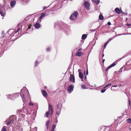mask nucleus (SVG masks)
<instances>
[{"label":"nucleus","mask_w":131,"mask_h":131,"mask_svg":"<svg viewBox=\"0 0 131 131\" xmlns=\"http://www.w3.org/2000/svg\"><path fill=\"white\" fill-rule=\"evenodd\" d=\"M20 95L24 103H25L26 100L29 99L30 95L29 92L25 87H24L21 90Z\"/></svg>","instance_id":"f257e3e1"},{"label":"nucleus","mask_w":131,"mask_h":131,"mask_svg":"<svg viewBox=\"0 0 131 131\" xmlns=\"http://www.w3.org/2000/svg\"><path fill=\"white\" fill-rule=\"evenodd\" d=\"M20 95L24 103H25L26 100L29 99L30 95L29 92L25 87H24L21 90Z\"/></svg>","instance_id":"f03ea898"},{"label":"nucleus","mask_w":131,"mask_h":131,"mask_svg":"<svg viewBox=\"0 0 131 131\" xmlns=\"http://www.w3.org/2000/svg\"><path fill=\"white\" fill-rule=\"evenodd\" d=\"M48 110V111L46 113V117H48V115L49 113H50V115L52 116L53 112V110L52 109V105L50 104L49 105Z\"/></svg>","instance_id":"7ed1b4c3"},{"label":"nucleus","mask_w":131,"mask_h":131,"mask_svg":"<svg viewBox=\"0 0 131 131\" xmlns=\"http://www.w3.org/2000/svg\"><path fill=\"white\" fill-rule=\"evenodd\" d=\"M78 13L77 11H76L74 12L70 15V18L71 20H75L77 18L78 15Z\"/></svg>","instance_id":"20e7f679"},{"label":"nucleus","mask_w":131,"mask_h":131,"mask_svg":"<svg viewBox=\"0 0 131 131\" xmlns=\"http://www.w3.org/2000/svg\"><path fill=\"white\" fill-rule=\"evenodd\" d=\"M17 113L21 116L22 115L23 116H24L25 115V114H27V112L26 109L24 108L18 110L17 111Z\"/></svg>","instance_id":"39448f33"},{"label":"nucleus","mask_w":131,"mask_h":131,"mask_svg":"<svg viewBox=\"0 0 131 131\" xmlns=\"http://www.w3.org/2000/svg\"><path fill=\"white\" fill-rule=\"evenodd\" d=\"M74 88V85L73 84H71L68 86V90L69 92L71 93L73 90Z\"/></svg>","instance_id":"423d86ee"},{"label":"nucleus","mask_w":131,"mask_h":131,"mask_svg":"<svg viewBox=\"0 0 131 131\" xmlns=\"http://www.w3.org/2000/svg\"><path fill=\"white\" fill-rule=\"evenodd\" d=\"M84 7L88 10L90 9V4L89 3L88 1H85L84 3Z\"/></svg>","instance_id":"0eeeda50"},{"label":"nucleus","mask_w":131,"mask_h":131,"mask_svg":"<svg viewBox=\"0 0 131 131\" xmlns=\"http://www.w3.org/2000/svg\"><path fill=\"white\" fill-rule=\"evenodd\" d=\"M16 94H13V95H6V96H7L8 99L12 100L14 99V98H13V96H15Z\"/></svg>","instance_id":"6e6552de"},{"label":"nucleus","mask_w":131,"mask_h":131,"mask_svg":"<svg viewBox=\"0 0 131 131\" xmlns=\"http://www.w3.org/2000/svg\"><path fill=\"white\" fill-rule=\"evenodd\" d=\"M115 10L116 12L118 14H120V13H122V11L120 9L118 8L117 7L115 8Z\"/></svg>","instance_id":"1a4fd4ad"},{"label":"nucleus","mask_w":131,"mask_h":131,"mask_svg":"<svg viewBox=\"0 0 131 131\" xmlns=\"http://www.w3.org/2000/svg\"><path fill=\"white\" fill-rule=\"evenodd\" d=\"M116 65V64L115 62L113 63L112 64H111L110 66H108L106 68L105 70V71L106 72L110 68Z\"/></svg>","instance_id":"9d476101"},{"label":"nucleus","mask_w":131,"mask_h":131,"mask_svg":"<svg viewBox=\"0 0 131 131\" xmlns=\"http://www.w3.org/2000/svg\"><path fill=\"white\" fill-rule=\"evenodd\" d=\"M70 81L71 82H75V77L72 74H70Z\"/></svg>","instance_id":"9b49d317"},{"label":"nucleus","mask_w":131,"mask_h":131,"mask_svg":"<svg viewBox=\"0 0 131 131\" xmlns=\"http://www.w3.org/2000/svg\"><path fill=\"white\" fill-rule=\"evenodd\" d=\"M41 93L44 97H46L47 95V93L46 91L44 90H42L41 91Z\"/></svg>","instance_id":"f8f14e48"},{"label":"nucleus","mask_w":131,"mask_h":131,"mask_svg":"<svg viewBox=\"0 0 131 131\" xmlns=\"http://www.w3.org/2000/svg\"><path fill=\"white\" fill-rule=\"evenodd\" d=\"M102 87L101 86H98V87H96L95 89H94L93 88V86L92 85H90V89H95L96 90H100L101 88V87Z\"/></svg>","instance_id":"ddd939ff"},{"label":"nucleus","mask_w":131,"mask_h":131,"mask_svg":"<svg viewBox=\"0 0 131 131\" xmlns=\"http://www.w3.org/2000/svg\"><path fill=\"white\" fill-rule=\"evenodd\" d=\"M14 121V118H11L10 117V119L9 122H8L7 123V125H10Z\"/></svg>","instance_id":"4468645a"},{"label":"nucleus","mask_w":131,"mask_h":131,"mask_svg":"<svg viewBox=\"0 0 131 131\" xmlns=\"http://www.w3.org/2000/svg\"><path fill=\"white\" fill-rule=\"evenodd\" d=\"M79 76L80 78L82 79L84 78V75L83 73L81 72H80L79 73Z\"/></svg>","instance_id":"2eb2a0df"},{"label":"nucleus","mask_w":131,"mask_h":131,"mask_svg":"<svg viewBox=\"0 0 131 131\" xmlns=\"http://www.w3.org/2000/svg\"><path fill=\"white\" fill-rule=\"evenodd\" d=\"M16 3V1H13L11 2L10 5L12 7H13L15 5Z\"/></svg>","instance_id":"dca6fc26"},{"label":"nucleus","mask_w":131,"mask_h":131,"mask_svg":"<svg viewBox=\"0 0 131 131\" xmlns=\"http://www.w3.org/2000/svg\"><path fill=\"white\" fill-rule=\"evenodd\" d=\"M62 107V106L60 109V110H56V114L58 115H59L61 112V109Z\"/></svg>","instance_id":"f3484780"},{"label":"nucleus","mask_w":131,"mask_h":131,"mask_svg":"<svg viewBox=\"0 0 131 131\" xmlns=\"http://www.w3.org/2000/svg\"><path fill=\"white\" fill-rule=\"evenodd\" d=\"M34 27L36 28H38L40 27V25L38 23H37L34 25Z\"/></svg>","instance_id":"a211bd4d"},{"label":"nucleus","mask_w":131,"mask_h":131,"mask_svg":"<svg viewBox=\"0 0 131 131\" xmlns=\"http://www.w3.org/2000/svg\"><path fill=\"white\" fill-rule=\"evenodd\" d=\"M81 88L83 89H86L89 88L87 86H85L84 84H82L81 85Z\"/></svg>","instance_id":"6ab92c4d"},{"label":"nucleus","mask_w":131,"mask_h":131,"mask_svg":"<svg viewBox=\"0 0 131 131\" xmlns=\"http://www.w3.org/2000/svg\"><path fill=\"white\" fill-rule=\"evenodd\" d=\"M99 19L102 20H104V18L102 14H100L99 16Z\"/></svg>","instance_id":"aec40b11"},{"label":"nucleus","mask_w":131,"mask_h":131,"mask_svg":"<svg viewBox=\"0 0 131 131\" xmlns=\"http://www.w3.org/2000/svg\"><path fill=\"white\" fill-rule=\"evenodd\" d=\"M46 15V13H42L40 17L39 20H40L42 18L45 17Z\"/></svg>","instance_id":"412c9836"},{"label":"nucleus","mask_w":131,"mask_h":131,"mask_svg":"<svg viewBox=\"0 0 131 131\" xmlns=\"http://www.w3.org/2000/svg\"><path fill=\"white\" fill-rule=\"evenodd\" d=\"M82 53L81 52H77L75 54L76 56H78L79 57L81 56Z\"/></svg>","instance_id":"4be33fe9"},{"label":"nucleus","mask_w":131,"mask_h":131,"mask_svg":"<svg viewBox=\"0 0 131 131\" xmlns=\"http://www.w3.org/2000/svg\"><path fill=\"white\" fill-rule=\"evenodd\" d=\"M0 14L2 16H4L5 13L3 12L1 9H0Z\"/></svg>","instance_id":"5701e85b"},{"label":"nucleus","mask_w":131,"mask_h":131,"mask_svg":"<svg viewBox=\"0 0 131 131\" xmlns=\"http://www.w3.org/2000/svg\"><path fill=\"white\" fill-rule=\"evenodd\" d=\"M87 37V35L86 34H83L82 36V39H85Z\"/></svg>","instance_id":"b1692460"},{"label":"nucleus","mask_w":131,"mask_h":131,"mask_svg":"<svg viewBox=\"0 0 131 131\" xmlns=\"http://www.w3.org/2000/svg\"><path fill=\"white\" fill-rule=\"evenodd\" d=\"M93 2L96 3L98 4L100 3L99 0H93Z\"/></svg>","instance_id":"393cba45"},{"label":"nucleus","mask_w":131,"mask_h":131,"mask_svg":"<svg viewBox=\"0 0 131 131\" xmlns=\"http://www.w3.org/2000/svg\"><path fill=\"white\" fill-rule=\"evenodd\" d=\"M14 94H16L15 96H13V98H14V99L16 98L19 95V93H15Z\"/></svg>","instance_id":"a878e982"},{"label":"nucleus","mask_w":131,"mask_h":131,"mask_svg":"<svg viewBox=\"0 0 131 131\" xmlns=\"http://www.w3.org/2000/svg\"><path fill=\"white\" fill-rule=\"evenodd\" d=\"M37 128L36 127L32 129V130H29V131H37Z\"/></svg>","instance_id":"bb28decb"},{"label":"nucleus","mask_w":131,"mask_h":131,"mask_svg":"<svg viewBox=\"0 0 131 131\" xmlns=\"http://www.w3.org/2000/svg\"><path fill=\"white\" fill-rule=\"evenodd\" d=\"M126 120L128 123H131V119L130 118H129L128 119H127Z\"/></svg>","instance_id":"cd10ccee"},{"label":"nucleus","mask_w":131,"mask_h":131,"mask_svg":"<svg viewBox=\"0 0 131 131\" xmlns=\"http://www.w3.org/2000/svg\"><path fill=\"white\" fill-rule=\"evenodd\" d=\"M28 29H27V31L28 29H29L32 26V25L31 24H29V25H28Z\"/></svg>","instance_id":"c85d7f7f"},{"label":"nucleus","mask_w":131,"mask_h":131,"mask_svg":"<svg viewBox=\"0 0 131 131\" xmlns=\"http://www.w3.org/2000/svg\"><path fill=\"white\" fill-rule=\"evenodd\" d=\"M106 89L104 88V89H102L101 90V92L102 93H104L105 92V91L106 90Z\"/></svg>","instance_id":"c756f323"},{"label":"nucleus","mask_w":131,"mask_h":131,"mask_svg":"<svg viewBox=\"0 0 131 131\" xmlns=\"http://www.w3.org/2000/svg\"><path fill=\"white\" fill-rule=\"evenodd\" d=\"M38 61H36L35 63V67H36L38 65Z\"/></svg>","instance_id":"7c9ffc66"},{"label":"nucleus","mask_w":131,"mask_h":131,"mask_svg":"<svg viewBox=\"0 0 131 131\" xmlns=\"http://www.w3.org/2000/svg\"><path fill=\"white\" fill-rule=\"evenodd\" d=\"M56 126V125H54V124H53L52 126V129H54L55 128Z\"/></svg>","instance_id":"2f4dec72"},{"label":"nucleus","mask_w":131,"mask_h":131,"mask_svg":"<svg viewBox=\"0 0 131 131\" xmlns=\"http://www.w3.org/2000/svg\"><path fill=\"white\" fill-rule=\"evenodd\" d=\"M50 121H47L46 123V126H49V124L50 123Z\"/></svg>","instance_id":"473e14b6"},{"label":"nucleus","mask_w":131,"mask_h":131,"mask_svg":"<svg viewBox=\"0 0 131 131\" xmlns=\"http://www.w3.org/2000/svg\"><path fill=\"white\" fill-rule=\"evenodd\" d=\"M111 90H113V91H116L117 90V89H115L112 86L111 88Z\"/></svg>","instance_id":"72a5a7b5"},{"label":"nucleus","mask_w":131,"mask_h":131,"mask_svg":"<svg viewBox=\"0 0 131 131\" xmlns=\"http://www.w3.org/2000/svg\"><path fill=\"white\" fill-rule=\"evenodd\" d=\"M56 108L57 110H60V109L59 107V105L58 104L56 105Z\"/></svg>","instance_id":"f704fd0d"},{"label":"nucleus","mask_w":131,"mask_h":131,"mask_svg":"<svg viewBox=\"0 0 131 131\" xmlns=\"http://www.w3.org/2000/svg\"><path fill=\"white\" fill-rule=\"evenodd\" d=\"M81 49V48H80V47H79L78 48H76V50L78 51H80Z\"/></svg>","instance_id":"c9c22d12"},{"label":"nucleus","mask_w":131,"mask_h":131,"mask_svg":"<svg viewBox=\"0 0 131 131\" xmlns=\"http://www.w3.org/2000/svg\"><path fill=\"white\" fill-rule=\"evenodd\" d=\"M108 43V42H106V43H105V44H104V49H105L106 48V46Z\"/></svg>","instance_id":"e433bc0d"},{"label":"nucleus","mask_w":131,"mask_h":131,"mask_svg":"<svg viewBox=\"0 0 131 131\" xmlns=\"http://www.w3.org/2000/svg\"><path fill=\"white\" fill-rule=\"evenodd\" d=\"M111 85V84L110 83V84H108L107 85H106L105 86H104V88H107L108 86H109V85Z\"/></svg>","instance_id":"4c0bfd02"},{"label":"nucleus","mask_w":131,"mask_h":131,"mask_svg":"<svg viewBox=\"0 0 131 131\" xmlns=\"http://www.w3.org/2000/svg\"><path fill=\"white\" fill-rule=\"evenodd\" d=\"M21 29L20 28H18L17 29V31H16L15 32V34L17 33L18 31L20 30Z\"/></svg>","instance_id":"58836bf2"},{"label":"nucleus","mask_w":131,"mask_h":131,"mask_svg":"<svg viewBox=\"0 0 131 131\" xmlns=\"http://www.w3.org/2000/svg\"><path fill=\"white\" fill-rule=\"evenodd\" d=\"M1 131H7L6 130L5 128L4 127H3L1 130Z\"/></svg>","instance_id":"ea45409f"},{"label":"nucleus","mask_w":131,"mask_h":131,"mask_svg":"<svg viewBox=\"0 0 131 131\" xmlns=\"http://www.w3.org/2000/svg\"><path fill=\"white\" fill-rule=\"evenodd\" d=\"M29 105L30 106H32L34 105V104L32 103L31 102H30L29 104Z\"/></svg>","instance_id":"a19ab883"},{"label":"nucleus","mask_w":131,"mask_h":131,"mask_svg":"<svg viewBox=\"0 0 131 131\" xmlns=\"http://www.w3.org/2000/svg\"><path fill=\"white\" fill-rule=\"evenodd\" d=\"M58 122L57 118H56L55 119V123H57Z\"/></svg>","instance_id":"79ce46f5"},{"label":"nucleus","mask_w":131,"mask_h":131,"mask_svg":"<svg viewBox=\"0 0 131 131\" xmlns=\"http://www.w3.org/2000/svg\"><path fill=\"white\" fill-rule=\"evenodd\" d=\"M47 51H49L50 50V48L49 47H48L47 48Z\"/></svg>","instance_id":"37998d69"},{"label":"nucleus","mask_w":131,"mask_h":131,"mask_svg":"<svg viewBox=\"0 0 131 131\" xmlns=\"http://www.w3.org/2000/svg\"><path fill=\"white\" fill-rule=\"evenodd\" d=\"M112 40V39L111 38H110L109 39V40L107 41V42H108V43L111 40Z\"/></svg>","instance_id":"c03bdc74"},{"label":"nucleus","mask_w":131,"mask_h":131,"mask_svg":"<svg viewBox=\"0 0 131 131\" xmlns=\"http://www.w3.org/2000/svg\"><path fill=\"white\" fill-rule=\"evenodd\" d=\"M123 85H124L122 83V84H121L119 85V86H123Z\"/></svg>","instance_id":"a18cd8bd"},{"label":"nucleus","mask_w":131,"mask_h":131,"mask_svg":"<svg viewBox=\"0 0 131 131\" xmlns=\"http://www.w3.org/2000/svg\"><path fill=\"white\" fill-rule=\"evenodd\" d=\"M107 24L108 25H111V24L110 22H108L107 23Z\"/></svg>","instance_id":"49530a36"},{"label":"nucleus","mask_w":131,"mask_h":131,"mask_svg":"<svg viewBox=\"0 0 131 131\" xmlns=\"http://www.w3.org/2000/svg\"><path fill=\"white\" fill-rule=\"evenodd\" d=\"M127 25L128 26H129L131 25V24H127Z\"/></svg>","instance_id":"de8ad7c7"},{"label":"nucleus","mask_w":131,"mask_h":131,"mask_svg":"<svg viewBox=\"0 0 131 131\" xmlns=\"http://www.w3.org/2000/svg\"><path fill=\"white\" fill-rule=\"evenodd\" d=\"M28 123L30 125H31V122H28Z\"/></svg>","instance_id":"09e8293b"},{"label":"nucleus","mask_w":131,"mask_h":131,"mask_svg":"<svg viewBox=\"0 0 131 131\" xmlns=\"http://www.w3.org/2000/svg\"><path fill=\"white\" fill-rule=\"evenodd\" d=\"M105 61V60L104 59H103V60L102 62H103V63H104V62Z\"/></svg>","instance_id":"8fccbe9b"},{"label":"nucleus","mask_w":131,"mask_h":131,"mask_svg":"<svg viewBox=\"0 0 131 131\" xmlns=\"http://www.w3.org/2000/svg\"><path fill=\"white\" fill-rule=\"evenodd\" d=\"M117 85H115L113 86H112L114 88V87H117Z\"/></svg>","instance_id":"3c124183"},{"label":"nucleus","mask_w":131,"mask_h":131,"mask_svg":"<svg viewBox=\"0 0 131 131\" xmlns=\"http://www.w3.org/2000/svg\"><path fill=\"white\" fill-rule=\"evenodd\" d=\"M48 126H46L47 129H48Z\"/></svg>","instance_id":"603ef678"},{"label":"nucleus","mask_w":131,"mask_h":131,"mask_svg":"<svg viewBox=\"0 0 131 131\" xmlns=\"http://www.w3.org/2000/svg\"><path fill=\"white\" fill-rule=\"evenodd\" d=\"M96 84H94V87H96Z\"/></svg>","instance_id":"864d4df0"},{"label":"nucleus","mask_w":131,"mask_h":131,"mask_svg":"<svg viewBox=\"0 0 131 131\" xmlns=\"http://www.w3.org/2000/svg\"><path fill=\"white\" fill-rule=\"evenodd\" d=\"M88 74V70H87V71L86 72V75H87Z\"/></svg>","instance_id":"5fc2aeb1"},{"label":"nucleus","mask_w":131,"mask_h":131,"mask_svg":"<svg viewBox=\"0 0 131 131\" xmlns=\"http://www.w3.org/2000/svg\"><path fill=\"white\" fill-rule=\"evenodd\" d=\"M47 8V7H43V10L45 9L46 8Z\"/></svg>","instance_id":"6e6d98bb"},{"label":"nucleus","mask_w":131,"mask_h":131,"mask_svg":"<svg viewBox=\"0 0 131 131\" xmlns=\"http://www.w3.org/2000/svg\"><path fill=\"white\" fill-rule=\"evenodd\" d=\"M128 102H129V105L130 106V101H129Z\"/></svg>","instance_id":"4d7b16f0"},{"label":"nucleus","mask_w":131,"mask_h":131,"mask_svg":"<svg viewBox=\"0 0 131 131\" xmlns=\"http://www.w3.org/2000/svg\"><path fill=\"white\" fill-rule=\"evenodd\" d=\"M51 131H54V129H52L51 130Z\"/></svg>","instance_id":"13d9d810"},{"label":"nucleus","mask_w":131,"mask_h":131,"mask_svg":"<svg viewBox=\"0 0 131 131\" xmlns=\"http://www.w3.org/2000/svg\"><path fill=\"white\" fill-rule=\"evenodd\" d=\"M104 56V54H103L102 55V57H103Z\"/></svg>","instance_id":"bf43d9fd"},{"label":"nucleus","mask_w":131,"mask_h":131,"mask_svg":"<svg viewBox=\"0 0 131 131\" xmlns=\"http://www.w3.org/2000/svg\"><path fill=\"white\" fill-rule=\"evenodd\" d=\"M122 14H124V13L123 12H122Z\"/></svg>","instance_id":"052dcab7"},{"label":"nucleus","mask_w":131,"mask_h":131,"mask_svg":"<svg viewBox=\"0 0 131 131\" xmlns=\"http://www.w3.org/2000/svg\"><path fill=\"white\" fill-rule=\"evenodd\" d=\"M126 112H125V113H124V114H125V115L126 114Z\"/></svg>","instance_id":"680f3d73"},{"label":"nucleus","mask_w":131,"mask_h":131,"mask_svg":"<svg viewBox=\"0 0 131 131\" xmlns=\"http://www.w3.org/2000/svg\"><path fill=\"white\" fill-rule=\"evenodd\" d=\"M11 30H9V31H10Z\"/></svg>","instance_id":"e2e57ef3"},{"label":"nucleus","mask_w":131,"mask_h":131,"mask_svg":"<svg viewBox=\"0 0 131 131\" xmlns=\"http://www.w3.org/2000/svg\"><path fill=\"white\" fill-rule=\"evenodd\" d=\"M86 78V77L85 76V78Z\"/></svg>","instance_id":"0e129e2a"},{"label":"nucleus","mask_w":131,"mask_h":131,"mask_svg":"<svg viewBox=\"0 0 131 131\" xmlns=\"http://www.w3.org/2000/svg\"><path fill=\"white\" fill-rule=\"evenodd\" d=\"M79 70H80V69H79V70H78V71H79Z\"/></svg>","instance_id":"69168bd1"},{"label":"nucleus","mask_w":131,"mask_h":131,"mask_svg":"<svg viewBox=\"0 0 131 131\" xmlns=\"http://www.w3.org/2000/svg\"><path fill=\"white\" fill-rule=\"evenodd\" d=\"M79 70H80V69H79V70H78V71H79Z\"/></svg>","instance_id":"338daca9"},{"label":"nucleus","mask_w":131,"mask_h":131,"mask_svg":"<svg viewBox=\"0 0 131 131\" xmlns=\"http://www.w3.org/2000/svg\"><path fill=\"white\" fill-rule=\"evenodd\" d=\"M79 70H80V69H79V70H78V71H79Z\"/></svg>","instance_id":"774afa93"}]
</instances>
